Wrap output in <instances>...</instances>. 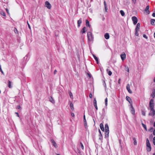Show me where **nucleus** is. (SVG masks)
Segmentation results:
<instances>
[{"label": "nucleus", "instance_id": "37", "mask_svg": "<svg viewBox=\"0 0 155 155\" xmlns=\"http://www.w3.org/2000/svg\"><path fill=\"white\" fill-rule=\"evenodd\" d=\"M80 144L81 148L83 150H84V147L83 144H82V143L81 142H80Z\"/></svg>", "mask_w": 155, "mask_h": 155}, {"label": "nucleus", "instance_id": "64", "mask_svg": "<svg viewBox=\"0 0 155 155\" xmlns=\"http://www.w3.org/2000/svg\"><path fill=\"white\" fill-rule=\"evenodd\" d=\"M153 81L155 83V77L154 78V80H153Z\"/></svg>", "mask_w": 155, "mask_h": 155}, {"label": "nucleus", "instance_id": "25", "mask_svg": "<svg viewBox=\"0 0 155 155\" xmlns=\"http://www.w3.org/2000/svg\"><path fill=\"white\" fill-rule=\"evenodd\" d=\"M11 82L10 81H8V86L9 88H12V86L11 85Z\"/></svg>", "mask_w": 155, "mask_h": 155}, {"label": "nucleus", "instance_id": "8", "mask_svg": "<svg viewBox=\"0 0 155 155\" xmlns=\"http://www.w3.org/2000/svg\"><path fill=\"white\" fill-rule=\"evenodd\" d=\"M45 5L49 9H50L51 8V5L50 3L46 1L45 2Z\"/></svg>", "mask_w": 155, "mask_h": 155}, {"label": "nucleus", "instance_id": "46", "mask_svg": "<svg viewBox=\"0 0 155 155\" xmlns=\"http://www.w3.org/2000/svg\"><path fill=\"white\" fill-rule=\"evenodd\" d=\"M27 24H28V27L30 29H31L30 25H29V24L28 21H27Z\"/></svg>", "mask_w": 155, "mask_h": 155}, {"label": "nucleus", "instance_id": "16", "mask_svg": "<svg viewBox=\"0 0 155 155\" xmlns=\"http://www.w3.org/2000/svg\"><path fill=\"white\" fill-rule=\"evenodd\" d=\"M149 5H147V6L145 9V11L148 14H149L150 13V12L149 11Z\"/></svg>", "mask_w": 155, "mask_h": 155}, {"label": "nucleus", "instance_id": "20", "mask_svg": "<svg viewBox=\"0 0 155 155\" xmlns=\"http://www.w3.org/2000/svg\"><path fill=\"white\" fill-rule=\"evenodd\" d=\"M100 127L102 131H104V125L102 123H101L100 124Z\"/></svg>", "mask_w": 155, "mask_h": 155}, {"label": "nucleus", "instance_id": "56", "mask_svg": "<svg viewBox=\"0 0 155 155\" xmlns=\"http://www.w3.org/2000/svg\"><path fill=\"white\" fill-rule=\"evenodd\" d=\"M104 6H107V4H106V2L105 1H104Z\"/></svg>", "mask_w": 155, "mask_h": 155}, {"label": "nucleus", "instance_id": "28", "mask_svg": "<svg viewBox=\"0 0 155 155\" xmlns=\"http://www.w3.org/2000/svg\"><path fill=\"white\" fill-rule=\"evenodd\" d=\"M84 126L85 127V128H86V127L87 126V123L86 119H84Z\"/></svg>", "mask_w": 155, "mask_h": 155}, {"label": "nucleus", "instance_id": "30", "mask_svg": "<svg viewBox=\"0 0 155 155\" xmlns=\"http://www.w3.org/2000/svg\"><path fill=\"white\" fill-rule=\"evenodd\" d=\"M125 70L126 71H127L128 72H129V68L127 66H125Z\"/></svg>", "mask_w": 155, "mask_h": 155}, {"label": "nucleus", "instance_id": "47", "mask_svg": "<svg viewBox=\"0 0 155 155\" xmlns=\"http://www.w3.org/2000/svg\"><path fill=\"white\" fill-rule=\"evenodd\" d=\"M132 0L134 4H135L136 3L137 0Z\"/></svg>", "mask_w": 155, "mask_h": 155}, {"label": "nucleus", "instance_id": "14", "mask_svg": "<svg viewBox=\"0 0 155 155\" xmlns=\"http://www.w3.org/2000/svg\"><path fill=\"white\" fill-rule=\"evenodd\" d=\"M104 37L106 39H108L110 38V35L108 33H106L105 34Z\"/></svg>", "mask_w": 155, "mask_h": 155}, {"label": "nucleus", "instance_id": "49", "mask_svg": "<svg viewBox=\"0 0 155 155\" xmlns=\"http://www.w3.org/2000/svg\"><path fill=\"white\" fill-rule=\"evenodd\" d=\"M5 9H6V10L7 13H8V14H9V12L7 8H6Z\"/></svg>", "mask_w": 155, "mask_h": 155}, {"label": "nucleus", "instance_id": "59", "mask_svg": "<svg viewBox=\"0 0 155 155\" xmlns=\"http://www.w3.org/2000/svg\"><path fill=\"white\" fill-rule=\"evenodd\" d=\"M153 134L155 136V129L153 130Z\"/></svg>", "mask_w": 155, "mask_h": 155}, {"label": "nucleus", "instance_id": "27", "mask_svg": "<svg viewBox=\"0 0 155 155\" xmlns=\"http://www.w3.org/2000/svg\"><path fill=\"white\" fill-rule=\"evenodd\" d=\"M49 99L50 101L51 102V103H54V101L51 97H50L49 98Z\"/></svg>", "mask_w": 155, "mask_h": 155}, {"label": "nucleus", "instance_id": "31", "mask_svg": "<svg viewBox=\"0 0 155 155\" xmlns=\"http://www.w3.org/2000/svg\"><path fill=\"white\" fill-rule=\"evenodd\" d=\"M99 139L101 140H102L103 137L101 132H100V134H99Z\"/></svg>", "mask_w": 155, "mask_h": 155}, {"label": "nucleus", "instance_id": "13", "mask_svg": "<svg viewBox=\"0 0 155 155\" xmlns=\"http://www.w3.org/2000/svg\"><path fill=\"white\" fill-rule=\"evenodd\" d=\"M151 96H152L153 98L155 96V89H153L152 90V93L151 94Z\"/></svg>", "mask_w": 155, "mask_h": 155}, {"label": "nucleus", "instance_id": "4", "mask_svg": "<svg viewBox=\"0 0 155 155\" xmlns=\"http://www.w3.org/2000/svg\"><path fill=\"white\" fill-rule=\"evenodd\" d=\"M132 20L133 22V23L134 25H136L137 22L138 20L137 19L135 16H133L132 18Z\"/></svg>", "mask_w": 155, "mask_h": 155}, {"label": "nucleus", "instance_id": "1", "mask_svg": "<svg viewBox=\"0 0 155 155\" xmlns=\"http://www.w3.org/2000/svg\"><path fill=\"white\" fill-rule=\"evenodd\" d=\"M146 144L147 151L148 152H150L151 150V147L148 138L146 140Z\"/></svg>", "mask_w": 155, "mask_h": 155}, {"label": "nucleus", "instance_id": "24", "mask_svg": "<svg viewBox=\"0 0 155 155\" xmlns=\"http://www.w3.org/2000/svg\"><path fill=\"white\" fill-rule=\"evenodd\" d=\"M105 137H108L109 136V131H105Z\"/></svg>", "mask_w": 155, "mask_h": 155}, {"label": "nucleus", "instance_id": "55", "mask_svg": "<svg viewBox=\"0 0 155 155\" xmlns=\"http://www.w3.org/2000/svg\"><path fill=\"white\" fill-rule=\"evenodd\" d=\"M71 116L72 117H74V113H71Z\"/></svg>", "mask_w": 155, "mask_h": 155}, {"label": "nucleus", "instance_id": "29", "mask_svg": "<svg viewBox=\"0 0 155 155\" xmlns=\"http://www.w3.org/2000/svg\"><path fill=\"white\" fill-rule=\"evenodd\" d=\"M120 12L122 16H124L125 15V13L122 10H120Z\"/></svg>", "mask_w": 155, "mask_h": 155}, {"label": "nucleus", "instance_id": "21", "mask_svg": "<svg viewBox=\"0 0 155 155\" xmlns=\"http://www.w3.org/2000/svg\"><path fill=\"white\" fill-rule=\"evenodd\" d=\"M86 25L87 27H90V25L89 24V22L88 20H86Z\"/></svg>", "mask_w": 155, "mask_h": 155}, {"label": "nucleus", "instance_id": "18", "mask_svg": "<svg viewBox=\"0 0 155 155\" xmlns=\"http://www.w3.org/2000/svg\"><path fill=\"white\" fill-rule=\"evenodd\" d=\"M93 56L94 58L95 59V61L97 62V64H98L99 61H98V58L96 56H95L94 54H93Z\"/></svg>", "mask_w": 155, "mask_h": 155}, {"label": "nucleus", "instance_id": "45", "mask_svg": "<svg viewBox=\"0 0 155 155\" xmlns=\"http://www.w3.org/2000/svg\"><path fill=\"white\" fill-rule=\"evenodd\" d=\"M102 111H103V114H105V109L104 108H103L102 110Z\"/></svg>", "mask_w": 155, "mask_h": 155}, {"label": "nucleus", "instance_id": "5", "mask_svg": "<svg viewBox=\"0 0 155 155\" xmlns=\"http://www.w3.org/2000/svg\"><path fill=\"white\" fill-rule=\"evenodd\" d=\"M130 110L131 114L133 115H134L135 114V110L132 104H131V105H130Z\"/></svg>", "mask_w": 155, "mask_h": 155}, {"label": "nucleus", "instance_id": "15", "mask_svg": "<svg viewBox=\"0 0 155 155\" xmlns=\"http://www.w3.org/2000/svg\"><path fill=\"white\" fill-rule=\"evenodd\" d=\"M140 23H138L137 24L136 27L135 29V30L139 31L140 28Z\"/></svg>", "mask_w": 155, "mask_h": 155}, {"label": "nucleus", "instance_id": "61", "mask_svg": "<svg viewBox=\"0 0 155 155\" xmlns=\"http://www.w3.org/2000/svg\"><path fill=\"white\" fill-rule=\"evenodd\" d=\"M83 118H84V119H86L85 117V115H84V117H83Z\"/></svg>", "mask_w": 155, "mask_h": 155}, {"label": "nucleus", "instance_id": "62", "mask_svg": "<svg viewBox=\"0 0 155 155\" xmlns=\"http://www.w3.org/2000/svg\"><path fill=\"white\" fill-rule=\"evenodd\" d=\"M99 134H100V132H101V131H100V130L99 129Z\"/></svg>", "mask_w": 155, "mask_h": 155}, {"label": "nucleus", "instance_id": "38", "mask_svg": "<svg viewBox=\"0 0 155 155\" xmlns=\"http://www.w3.org/2000/svg\"><path fill=\"white\" fill-rule=\"evenodd\" d=\"M135 35L136 36H138V32L139 31H138V30H135Z\"/></svg>", "mask_w": 155, "mask_h": 155}, {"label": "nucleus", "instance_id": "9", "mask_svg": "<svg viewBox=\"0 0 155 155\" xmlns=\"http://www.w3.org/2000/svg\"><path fill=\"white\" fill-rule=\"evenodd\" d=\"M130 85L129 84H127V86H126V88L128 92H129V93L130 94H131L132 93V91L130 90Z\"/></svg>", "mask_w": 155, "mask_h": 155}, {"label": "nucleus", "instance_id": "54", "mask_svg": "<svg viewBox=\"0 0 155 155\" xmlns=\"http://www.w3.org/2000/svg\"><path fill=\"white\" fill-rule=\"evenodd\" d=\"M103 84H104V86L105 87H106V83H105V82L104 81V83H103Z\"/></svg>", "mask_w": 155, "mask_h": 155}, {"label": "nucleus", "instance_id": "42", "mask_svg": "<svg viewBox=\"0 0 155 155\" xmlns=\"http://www.w3.org/2000/svg\"><path fill=\"white\" fill-rule=\"evenodd\" d=\"M14 31L15 33H18V30L16 28H15L14 30Z\"/></svg>", "mask_w": 155, "mask_h": 155}, {"label": "nucleus", "instance_id": "57", "mask_svg": "<svg viewBox=\"0 0 155 155\" xmlns=\"http://www.w3.org/2000/svg\"><path fill=\"white\" fill-rule=\"evenodd\" d=\"M152 15L153 17H155V13H153L152 14Z\"/></svg>", "mask_w": 155, "mask_h": 155}, {"label": "nucleus", "instance_id": "39", "mask_svg": "<svg viewBox=\"0 0 155 155\" xmlns=\"http://www.w3.org/2000/svg\"><path fill=\"white\" fill-rule=\"evenodd\" d=\"M69 95H70V96L71 98H73V95L71 92H69Z\"/></svg>", "mask_w": 155, "mask_h": 155}, {"label": "nucleus", "instance_id": "34", "mask_svg": "<svg viewBox=\"0 0 155 155\" xmlns=\"http://www.w3.org/2000/svg\"><path fill=\"white\" fill-rule=\"evenodd\" d=\"M0 14H1V15H2L3 16H6V15H5V13L3 12H1Z\"/></svg>", "mask_w": 155, "mask_h": 155}, {"label": "nucleus", "instance_id": "26", "mask_svg": "<svg viewBox=\"0 0 155 155\" xmlns=\"http://www.w3.org/2000/svg\"><path fill=\"white\" fill-rule=\"evenodd\" d=\"M106 71L107 72V73L110 76L111 75L112 73L111 71H109L108 69H107Z\"/></svg>", "mask_w": 155, "mask_h": 155}, {"label": "nucleus", "instance_id": "36", "mask_svg": "<svg viewBox=\"0 0 155 155\" xmlns=\"http://www.w3.org/2000/svg\"><path fill=\"white\" fill-rule=\"evenodd\" d=\"M133 140H134V144L135 145H136L137 144V142L136 141V139L134 138H133Z\"/></svg>", "mask_w": 155, "mask_h": 155}, {"label": "nucleus", "instance_id": "33", "mask_svg": "<svg viewBox=\"0 0 155 155\" xmlns=\"http://www.w3.org/2000/svg\"><path fill=\"white\" fill-rule=\"evenodd\" d=\"M105 105L107 106V98H106L105 99Z\"/></svg>", "mask_w": 155, "mask_h": 155}, {"label": "nucleus", "instance_id": "40", "mask_svg": "<svg viewBox=\"0 0 155 155\" xmlns=\"http://www.w3.org/2000/svg\"><path fill=\"white\" fill-rule=\"evenodd\" d=\"M0 71L2 72V74L4 75V73L2 69L1 66V65H0Z\"/></svg>", "mask_w": 155, "mask_h": 155}, {"label": "nucleus", "instance_id": "11", "mask_svg": "<svg viewBox=\"0 0 155 155\" xmlns=\"http://www.w3.org/2000/svg\"><path fill=\"white\" fill-rule=\"evenodd\" d=\"M94 107L97 110H98V108L97 106V101L96 98H94Z\"/></svg>", "mask_w": 155, "mask_h": 155}, {"label": "nucleus", "instance_id": "52", "mask_svg": "<svg viewBox=\"0 0 155 155\" xmlns=\"http://www.w3.org/2000/svg\"><path fill=\"white\" fill-rule=\"evenodd\" d=\"M21 108V107L19 105H18L17 107H16V108L18 109H19Z\"/></svg>", "mask_w": 155, "mask_h": 155}, {"label": "nucleus", "instance_id": "51", "mask_svg": "<svg viewBox=\"0 0 155 155\" xmlns=\"http://www.w3.org/2000/svg\"><path fill=\"white\" fill-rule=\"evenodd\" d=\"M121 79L120 78L119 79L118 81V82L119 84H120Z\"/></svg>", "mask_w": 155, "mask_h": 155}, {"label": "nucleus", "instance_id": "32", "mask_svg": "<svg viewBox=\"0 0 155 155\" xmlns=\"http://www.w3.org/2000/svg\"><path fill=\"white\" fill-rule=\"evenodd\" d=\"M51 142L53 143V144L54 146L55 147H56V143L55 142V141L54 140H51Z\"/></svg>", "mask_w": 155, "mask_h": 155}, {"label": "nucleus", "instance_id": "44", "mask_svg": "<svg viewBox=\"0 0 155 155\" xmlns=\"http://www.w3.org/2000/svg\"><path fill=\"white\" fill-rule=\"evenodd\" d=\"M143 37L144 38H146V39H147V36H146V35H145V34H143Z\"/></svg>", "mask_w": 155, "mask_h": 155}, {"label": "nucleus", "instance_id": "23", "mask_svg": "<svg viewBox=\"0 0 155 155\" xmlns=\"http://www.w3.org/2000/svg\"><path fill=\"white\" fill-rule=\"evenodd\" d=\"M86 27H84L82 29V30L81 31V32L83 34L84 33H85L86 32Z\"/></svg>", "mask_w": 155, "mask_h": 155}, {"label": "nucleus", "instance_id": "58", "mask_svg": "<svg viewBox=\"0 0 155 155\" xmlns=\"http://www.w3.org/2000/svg\"><path fill=\"white\" fill-rule=\"evenodd\" d=\"M15 114H16V115H17V116L18 117H19V114H18V113L17 112H16L15 113Z\"/></svg>", "mask_w": 155, "mask_h": 155}, {"label": "nucleus", "instance_id": "22", "mask_svg": "<svg viewBox=\"0 0 155 155\" xmlns=\"http://www.w3.org/2000/svg\"><path fill=\"white\" fill-rule=\"evenodd\" d=\"M70 107L71 109L72 110H74L73 104L71 102L70 104Z\"/></svg>", "mask_w": 155, "mask_h": 155}, {"label": "nucleus", "instance_id": "43", "mask_svg": "<svg viewBox=\"0 0 155 155\" xmlns=\"http://www.w3.org/2000/svg\"><path fill=\"white\" fill-rule=\"evenodd\" d=\"M2 1L3 2L5 3H7L8 2L7 0H2Z\"/></svg>", "mask_w": 155, "mask_h": 155}, {"label": "nucleus", "instance_id": "3", "mask_svg": "<svg viewBox=\"0 0 155 155\" xmlns=\"http://www.w3.org/2000/svg\"><path fill=\"white\" fill-rule=\"evenodd\" d=\"M154 100L151 99L149 102V107H150V110L154 109Z\"/></svg>", "mask_w": 155, "mask_h": 155}, {"label": "nucleus", "instance_id": "50", "mask_svg": "<svg viewBox=\"0 0 155 155\" xmlns=\"http://www.w3.org/2000/svg\"><path fill=\"white\" fill-rule=\"evenodd\" d=\"M142 114L144 116L145 115V113L143 111H142Z\"/></svg>", "mask_w": 155, "mask_h": 155}, {"label": "nucleus", "instance_id": "19", "mask_svg": "<svg viewBox=\"0 0 155 155\" xmlns=\"http://www.w3.org/2000/svg\"><path fill=\"white\" fill-rule=\"evenodd\" d=\"M150 23L152 25H155V19H152L150 21Z\"/></svg>", "mask_w": 155, "mask_h": 155}, {"label": "nucleus", "instance_id": "41", "mask_svg": "<svg viewBox=\"0 0 155 155\" xmlns=\"http://www.w3.org/2000/svg\"><path fill=\"white\" fill-rule=\"evenodd\" d=\"M153 144L155 145V137H154L153 138Z\"/></svg>", "mask_w": 155, "mask_h": 155}, {"label": "nucleus", "instance_id": "17", "mask_svg": "<svg viewBox=\"0 0 155 155\" xmlns=\"http://www.w3.org/2000/svg\"><path fill=\"white\" fill-rule=\"evenodd\" d=\"M105 131H109L108 125L107 124H106L105 125Z\"/></svg>", "mask_w": 155, "mask_h": 155}, {"label": "nucleus", "instance_id": "35", "mask_svg": "<svg viewBox=\"0 0 155 155\" xmlns=\"http://www.w3.org/2000/svg\"><path fill=\"white\" fill-rule=\"evenodd\" d=\"M142 125L143 127V128L146 130H147V127H146V126L143 123H142Z\"/></svg>", "mask_w": 155, "mask_h": 155}, {"label": "nucleus", "instance_id": "53", "mask_svg": "<svg viewBox=\"0 0 155 155\" xmlns=\"http://www.w3.org/2000/svg\"><path fill=\"white\" fill-rule=\"evenodd\" d=\"M89 97L90 98H92V95L91 93L90 94Z\"/></svg>", "mask_w": 155, "mask_h": 155}, {"label": "nucleus", "instance_id": "63", "mask_svg": "<svg viewBox=\"0 0 155 155\" xmlns=\"http://www.w3.org/2000/svg\"><path fill=\"white\" fill-rule=\"evenodd\" d=\"M154 37L155 38V32L154 33Z\"/></svg>", "mask_w": 155, "mask_h": 155}, {"label": "nucleus", "instance_id": "48", "mask_svg": "<svg viewBox=\"0 0 155 155\" xmlns=\"http://www.w3.org/2000/svg\"><path fill=\"white\" fill-rule=\"evenodd\" d=\"M104 7H105V11H106V12H107V10H108V8L107 7V6H104Z\"/></svg>", "mask_w": 155, "mask_h": 155}, {"label": "nucleus", "instance_id": "7", "mask_svg": "<svg viewBox=\"0 0 155 155\" xmlns=\"http://www.w3.org/2000/svg\"><path fill=\"white\" fill-rule=\"evenodd\" d=\"M155 114V110L153 109L150 110V113L148 114L149 115L154 116Z\"/></svg>", "mask_w": 155, "mask_h": 155}, {"label": "nucleus", "instance_id": "10", "mask_svg": "<svg viewBox=\"0 0 155 155\" xmlns=\"http://www.w3.org/2000/svg\"><path fill=\"white\" fill-rule=\"evenodd\" d=\"M126 99L130 104V105H131V104H132V101H131V98L129 97L128 96H126Z\"/></svg>", "mask_w": 155, "mask_h": 155}, {"label": "nucleus", "instance_id": "2", "mask_svg": "<svg viewBox=\"0 0 155 155\" xmlns=\"http://www.w3.org/2000/svg\"><path fill=\"white\" fill-rule=\"evenodd\" d=\"M88 40L89 41H93V38L92 35V33L91 32H88L87 34Z\"/></svg>", "mask_w": 155, "mask_h": 155}, {"label": "nucleus", "instance_id": "60", "mask_svg": "<svg viewBox=\"0 0 155 155\" xmlns=\"http://www.w3.org/2000/svg\"><path fill=\"white\" fill-rule=\"evenodd\" d=\"M57 72V70H55L54 71V74H55Z\"/></svg>", "mask_w": 155, "mask_h": 155}, {"label": "nucleus", "instance_id": "6", "mask_svg": "<svg viewBox=\"0 0 155 155\" xmlns=\"http://www.w3.org/2000/svg\"><path fill=\"white\" fill-rule=\"evenodd\" d=\"M120 56L122 61L124 60L126 58V55L124 53H123L121 54Z\"/></svg>", "mask_w": 155, "mask_h": 155}, {"label": "nucleus", "instance_id": "12", "mask_svg": "<svg viewBox=\"0 0 155 155\" xmlns=\"http://www.w3.org/2000/svg\"><path fill=\"white\" fill-rule=\"evenodd\" d=\"M82 18H81L78 21V27H80L81 24L82 23Z\"/></svg>", "mask_w": 155, "mask_h": 155}]
</instances>
